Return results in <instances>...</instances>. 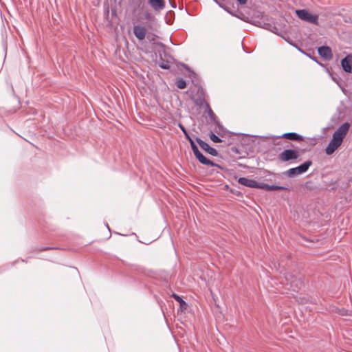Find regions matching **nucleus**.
Masks as SVG:
<instances>
[{"label":"nucleus","mask_w":352,"mask_h":352,"mask_svg":"<svg viewBox=\"0 0 352 352\" xmlns=\"http://www.w3.org/2000/svg\"><path fill=\"white\" fill-rule=\"evenodd\" d=\"M278 138H285L292 141H302L304 139L302 135L295 132L285 133L282 135L278 136Z\"/></svg>","instance_id":"obj_15"},{"label":"nucleus","mask_w":352,"mask_h":352,"mask_svg":"<svg viewBox=\"0 0 352 352\" xmlns=\"http://www.w3.org/2000/svg\"><path fill=\"white\" fill-rule=\"evenodd\" d=\"M172 298H173L176 301L178 302V303H179V307L177 310V312H183L185 310L187 309L188 308V305L187 303L183 300L182 297L177 295V294L175 293H173L170 296Z\"/></svg>","instance_id":"obj_14"},{"label":"nucleus","mask_w":352,"mask_h":352,"mask_svg":"<svg viewBox=\"0 0 352 352\" xmlns=\"http://www.w3.org/2000/svg\"><path fill=\"white\" fill-rule=\"evenodd\" d=\"M148 4L156 12H160L164 10L166 6L164 0H148Z\"/></svg>","instance_id":"obj_13"},{"label":"nucleus","mask_w":352,"mask_h":352,"mask_svg":"<svg viewBox=\"0 0 352 352\" xmlns=\"http://www.w3.org/2000/svg\"><path fill=\"white\" fill-rule=\"evenodd\" d=\"M133 32L139 41L144 40L148 34L146 28L140 25H135L133 28Z\"/></svg>","instance_id":"obj_8"},{"label":"nucleus","mask_w":352,"mask_h":352,"mask_svg":"<svg viewBox=\"0 0 352 352\" xmlns=\"http://www.w3.org/2000/svg\"><path fill=\"white\" fill-rule=\"evenodd\" d=\"M201 108L204 109L206 113L208 111H209V109H211L210 106L207 101L204 102V106Z\"/></svg>","instance_id":"obj_30"},{"label":"nucleus","mask_w":352,"mask_h":352,"mask_svg":"<svg viewBox=\"0 0 352 352\" xmlns=\"http://www.w3.org/2000/svg\"><path fill=\"white\" fill-rule=\"evenodd\" d=\"M303 285V282L300 278L292 277L290 280L291 289L294 292H298Z\"/></svg>","instance_id":"obj_16"},{"label":"nucleus","mask_w":352,"mask_h":352,"mask_svg":"<svg viewBox=\"0 0 352 352\" xmlns=\"http://www.w3.org/2000/svg\"><path fill=\"white\" fill-rule=\"evenodd\" d=\"M145 17H146V19H149L151 18V14L150 13H146L145 14Z\"/></svg>","instance_id":"obj_38"},{"label":"nucleus","mask_w":352,"mask_h":352,"mask_svg":"<svg viewBox=\"0 0 352 352\" xmlns=\"http://www.w3.org/2000/svg\"><path fill=\"white\" fill-rule=\"evenodd\" d=\"M311 165L312 161L307 160L296 167L288 169L283 174L289 178H292L306 173Z\"/></svg>","instance_id":"obj_2"},{"label":"nucleus","mask_w":352,"mask_h":352,"mask_svg":"<svg viewBox=\"0 0 352 352\" xmlns=\"http://www.w3.org/2000/svg\"><path fill=\"white\" fill-rule=\"evenodd\" d=\"M284 39L291 45H292L293 47H296V49H298L299 51L300 52H302L298 46V44L296 43L294 41H293L292 40H291L289 38H285L284 37Z\"/></svg>","instance_id":"obj_26"},{"label":"nucleus","mask_w":352,"mask_h":352,"mask_svg":"<svg viewBox=\"0 0 352 352\" xmlns=\"http://www.w3.org/2000/svg\"><path fill=\"white\" fill-rule=\"evenodd\" d=\"M192 82L195 85L197 86L196 91L197 97H206L204 89L201 85H198V82L195 83L194 80H192Z\"/></svg>","instance_id":"obj_20"},{"label":"nucleus","mask_w":352,"mask_h":352,"mask_svg":"<svg viewBox=\"0 0 352 352\" xmlns=\"http://www.w3.org/2000/svg\"><path fill=\"white\" fill-rule=\"evenodd\" d=\"M295 13L300 20L316 25H318V16L317 14H311L308 10H296Z\"/></svg>","instance_id":"obj_3"},{"label":"nucleus","mask_w":352,"mask_h":352,"mask_svg":"<svg viewBox=\"0 0 352 352\" xmlns=\"http://www.w3.org/2000/svg\"><path fill=\"white\" fill-rule=\"evenodd\" d=\"M300 156L299 152L293 148L285 149L278 155V160L281 162H285L290 160H297Z\"/></svg>","instance_id":"obj_4"},{"label":"nucleus","mask_w":352,"mask_h":352,"mask_svg":"<svg viewBox=\"0 0 352 352\" xmlns=\"http://www.w3.org/2000/svg\"><path fill=\"white\" fill-rule=\"evenodd\" d=\"M239 166H243L245 167V166L242 165V164H239Z\"/></svg>","instance_id":"obj_42"},{"label":"nucleus","mask_w":352,"mask_h":352,"mask_svg":"<svg viewBox=\"0 0 352 352\" xmlns=\"http://www.w3.org/2000/svg\"><path fill=\"white\" fill-rule=\"evenodd\" d=\"M341 66L344 72L348 74L352 72V54H348L341 60Z\"/></svg>","instance_id":"obj_10"},{"label":"nucleus","mask_w":352,"mask_h":352,"mask_svg":"<svg viewBox=\"0 0 352 352\" xmlns=\"http://www.w3.org/2000/svg\"><path fill=\"white\" fill-rule=\"evenodd\" d=\"M177 126L183 132L185 138L189 142L193 154L195 158L200 164L203 165L210 166L211 167H217L220 169L223 168L221 166H220L218 164H216L215 162L207 158L205 155H203V153L199 150L197 146L196 145L192 138L190 136L187 129L182 123L179 122L177 124Z\"/></svg>","instance_id":"obj_1"},{"label":"nucleus","mask_w":352,"mask_h":352,"mask_svg":"<svg viewBox=\"0 0 352 352\" xmlns=\"http://www.w3.org/2000/svg\"><path fill=\"white\" fill-rule=\"evenodd\" d=\"M208 116L210 118V119L214 122L217 123L218 119L217 116L214 114L213 111L211 109H209V111H207Z\"/></svg>","instance_id":"obj_23"},{"label":"nucleus","mask_w":352,"mask_h":352,"mask_svg":"<svg viewBox=\"0 0 352 352\" xmlns=\"http://www.w3.org/2000/svg\"><path fill=\"white\" fill-rule=\"evenodd\" d=\"M236 1L239 5L243 6L247 3L248 0H236Z\"/></svg>","instance_id":"obj_33"},{"label":"nucleus","mask_w":352,"mask_h":352,"mask_svg":"<svg viewBox=\"0 0 352 352\" xmlns=\"http://www.w3.org/2000/svg\"><path fill=\"white\" fill-rule=\"evenodd\" d=\"M209 136L210 140L214 143H220L223 142V140L219 137H218L212 131L210 133Z\"/></svg>","instance_id":"obj_22"},{"label":"nucleus","mask_w":352,"mask_h":352,"mask_svg":"<svg viewBox=\"0 0 352 352\" xmlns=\"http://www.w3.org/2000/svg\"><path fill=\"white\" fill-rule=\"evenodd\" d=\"M346 310H344V309H343V310L342 311V312H341V314H342V315H343V316H344V315H346Z\"/></svg>","instance_id":"obj_39"},{"label":"nucleus","mask_w":352,"mask_h":352,"mask_svg":"<svg viewBox=\"0 0 352 352\" xmlns=\"http://www.w3.org/2000/svg\"><path fill=\"white\" fill-rule=\"evenodd\" d=\"M331 78H332L333 82H335L339 87H341V86H342V85H341L342 79H341L340 77H339L338 76H332Z\"/></svg>","instance_id":"obj_27"},{"label":"nucleus","mask_w":352,"mask_h":352,"mask_svg":"<svg viewBox=\"0 0 352 352\" xmlns=\"http://www.w3.org/2000/svg\"><path fill=\"white\" fill-rule=\"evenodd\" d=\"M265 28L270 30L271 32H274V34H278V28L275 25H272L269 23H265Z\"/></svg>","instance_id":"obj_24"},{"label":"nucleus","mask_w":352,"mask_h":352,"mask_svg":"<svg viewBox=\"0 0 352 352\" xmlns=\"http://www.w3.org/2000/svg\"><path fill=\"white\" fill-rule=\"evenodd\" d=\"M318 54L325 60H330L333 58L331 48L327 45H322L318 47Z\"/></svg>","instance_id":"obj_9"},{"label":"nucleus","mask_w":352,"mask_h":352,"mask_svg":"<svg viewBox=\"0 0 352 352\" xmlns=\"http://www.w3.org/2000/svg\"><path fill=\"white\" fill-rule=\"evenodd\" d=\"M237 182L246 187L252 188H258L259 182L256 180L250 179L247 177H239L237 179Z\"/></svg>","instance_id":"obj_12"},{"label":"nucleus","mask_w":352,"mask_h":352,"mask_svg":"<svg viewBox=\"0 0 352 352\" xmlns=\"http://www.w3.org/2000/svg\"><path fill=\"white\" fill-rule=\"evenodd\" d=\"M312 60H314L315 62H316V63L319 64L320 65L322 66V64L321 63H320L318 60H317V58L316 57H311L310 56H309Z\"/></svg>","instance_id":"obj_36"},{"label":"nucleus","mask_w":352,"mask_h":352,"mask_svg":"<svg viewBox=\"0 0 352 352\" xmlns=\"http://www.w3.org/2000/svg\"><path fill=\"white\" fill-rule=\"evenodd\" d=\"M162 63H159V67L163 69H168L170 66L168 62H166L162 58H160Z\"/></svg>","instance_id":"obj_25"},{"label":"nucleus","mask_w":352,"mask_h":352,"mask_svg":"<svg viewBox=\"0 0 352 352\" xmlns=\"http://www.w3.org/2000/svg\"><path fill=\"white\" fill-rule=\"evenodd\" d=\"M265 173L268 174V175H271V173L270 171H268V170H265Z\"/></svg>","instance_id":"obj_40"},{"label":"nucleus","mask_w":352,"mask_h":352,"mask_svg":"<svg viewBox=\"0 0 352 352\" xmlns=\"http://www.w3.org/2000/svg\"><path fill=\"white\" fill-rule=\"evenodd\" d=\"M339 148L338 145L331 142V141L329 142L327 146L325 148V152L327 155L333 154L336 150Z\"/></svg>","instance_id":"obj_18"},{"label":"nucleus","mask_w":352,"mask_h":352,"mask_svg":"<svg viewBox=\"0 0 352 352\" xmlns=\"http://www.w3.org/2000/svg\"><path fill=\"white\" fill-rule=\"evenodd\" d=\"M331 142L334 143V144H336V145H338L339 147H340V146L342 143V141L341 140H340L339 138H336L333 135H332V139L331 140Z\"/></svg>","instance_id":"obj_28"},{"label":"nucleus","mask_w":352,"mask_h":352,"mask_svg":"<svg viewBox=\"0 0 352 352\" xmlns=\"http://www.w3.org/2000/svg\"><path fill=\"white\" fill-rule=\"evenodd\" d=\"M52 249H55V248L47 246V247L41 248L40 249V251H46V250H52Z\"/></svg>","instance_id":"obj_32"},{"label":"nucleus","mask_w":352,"mask_h":352,"mask_svg":"<svg viewBox=\"0 0 352 352\" xmlns=\"http://www.w3.org/2000/svg\"><path fill=\"white\" fill-rule=\"evenodd\" d=\"M302 239H303L304 241H307V242H314V241H313V240H309V239H307V238H306V237H302Z\"/></svg>","instance_id":"obj_37"},{"label":"nucleus","mask_w":352,"mask_h":352,"mask_svg":"<svg viewBox=\"0 0 352 352\" xmlns=\"http://www.w3.org/2000/svg\"><path fill=\"white\" fill-rule=\"evenodd\" d=\"M223 10H224L226 12L229 13L230 15L235 16L241 21L248 23L249 22V18L246 16L242 12L237 10H232L230 8L226 6L225 4L223 5V8H221Z\"/></svg>","instance_id":"obj_7"},{"label":"nucleus","mask_w":352,"mask_h":352,"mask_svg":"<svg viewBox=\"0 0 352 352\" xmlns=\"http://www.w3.org/2000/svg\"><path fill=\"white\" fill-rule=\"evenodd\" d=\"M258 189H263L266 191H272V190H289L290 188L287 186H277V185H270L265 183H261L258 184Z\"/></svg>","instance_id":"obj_11"},{"label":"nucleus","mask_w":352,"mask_h":352,"mask_svg":"<svg viewBox=\"0 0 352 352\" xmlns=\"http://www.w3.org/2000/svg\"><path fill=\"white\" fill-rule=\"evenodd\" d=\"M214 3H216L220 8H223V3H221L218 0H213Z\"/></svg>","instance_id":"obj_35"},{"label":"nucleus","mask_w":352,"mask_h":352,"mask_svg":"<svg viewBox=\"0 0 352 352\" xmlns=\"http://www.w3.org/2000/svg\"><path fill=\"white\" fill-rule=\"evenodd\" d=\"M176 86L179 89H183L186 87L187 84H186V82L185 80H184L183 78H179V79L177 80V81H176Z\"/></svg>","instance_id":"obj_21"},{"label":"nucleus","mask_w":352,"mask_h":352,"mask_svg":"<svg viewBox=\"0 0 352 352\" xmlns=\"http://www.w3.org/2000/svg\"><path fill=\"white\" fill-rule=\"evenodd\" d=\"M214 124L218 126L219 131H223V132H228V133H230V131H228L226 130V129H225L223 127V126L220 123V122L219 120L217 121V123H214ZM231 134H233V133H231Z\"/></svg>","instance_id":"obj_29"},{"label":"nucleus","mask_w":352,"mask_h":352,"mask_svg":"<svg viewBox=\"0 0 352 352\" xmlns=\"http://www.w3.org/2000/svg\"><path fill=\"white\" fill-rule=\"evenodd\" d=\"M156 38H158V36L156 34H152L150 32L147 34L146 38L152 45L158 46L162 49H164L166 47L165 45L160 41H155Z\"/></svg>","instance_id":"obj_17"},{"label":"nucleus","mask_w":352,"mask_h":352,"mask_svg":"<svg viewBox=\"0 0 352 352\" xmlns=\"http://www.w3.org/2000/svg\"><path fill=\"white\" fill-rule=\"evenodd\" d=\"M350 129V124L349 122H344L340 125L338 129L333 133L334 136L339 138L342 141L346 137L347 133Z\"/></svg>","instance_id":"obj_6"},{"label":"nucleus","mask_w":352,"mask_h":352,"mask_svg":"<svg viewBox=\"0 0 352 352\" xmlns=\"http://www.w3.org/2000/svg\"><path fill=\"white\" fill-rule=\"evenodd\" d=\"M182 65L186 69L188 70L190 73H191L193 76H195V74L193 71H192L190 67L187 65H185V64H182Z\"/></svg>","instance_id":"obj_31"},{"label":"nucleus","mask_w":352,"mask_h":352,"mask_svg":"<svg viewBox=\"0 0 352 352\" xmlns=\"http://www.w3.org/2000/svg\"><path fill=\"white\" fill-rule=\"evenodd\" d=\"M195 140L199 144L200 148L204 150L206 153H208L212 156H218V151L213 147H211L207 142H204L199 138H196Z\"/></svg>","instance_id":"obj_5"},{"label":"nucleus","mask_w":352,"mask_h":352,"mask_svg":"<svg viewBox=\"0 0 352 352\" xmlns=\"http://www.w3.org/2000/svg\"><path fill=\"white\" fill-rule=\"evenodd\" d=\"M195 106L201 108L204 102L206 101L205 97H196L191 98Z\"/></svg>","instance_id":"obj_19"},{"label":"nucleus","mask_w":352,"mask_h":352,"mask_svg":"<svg viewBox=\"0 0 352 352\" xmlns=\"http://www.w3.org/2000/svg\"><path fill=\"white\" fill-rule=\"evenodd\" d=\"M106 226H107V228H108V230L110 231V228H109V226H108V224H107Z\"/></svg>","instance_id":"obj_41"},{"label":"nucleus","mask_w":352,"mask_h":352,"mask_svg":"<svg viewBox=\"0 0 352 352\" xmlns=\"http://www.w3.org/2000/svg\"><path fill=\"white\" fill-rule=\"evenodd\" d=\"M230 150L233 153H239V151L238 148H236V146L231 147Z\"/></svg>","instance_id":"obj_34"}]
</instances>
